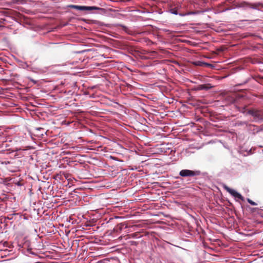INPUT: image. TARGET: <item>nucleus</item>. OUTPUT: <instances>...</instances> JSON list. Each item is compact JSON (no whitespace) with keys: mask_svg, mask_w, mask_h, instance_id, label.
<instances>
[{"mask_svg":"<svg viewBox=\"0 0 263 263\" xmlns=\"http://www.w3.org/2000/svg\"><path fill=\"white\" fill-rule=\"evenodd\" d=\"M69 8L76 9L79 10L81 11H86V10H103V9L98 7L96 6H78V5H70L68 6Z\"/></svg>","mask_w":263,"mask_h":263,"instance_id":"f257e3e1","label":"nucleus"},{"mask_svg":"<svg viewBox=\"0 0 263 263\" xmlns=\"http://www.w3.org/2000/svg\"><path fill=\"white\" fill-rule=\"evenodd\" d=\"M200 172L199 171H194L189 170H182L179 172V175L181 177H193L199 175Z\"/></svg>","mask_w":263,"mask_h":263,"instance_id":"f03ea898","label":"nucleus"},{"mask_svg":"<svg viewBox=\"0 0 263 263\" xmlns=\"http://www.w3.org/2000/svg\"><path fill=\"white\" fill-rule=\"evenodd\" d=\"M248 114L252 115L254 118L257 119H260L262 118L263 112L261 110L255 109H249L248 111Z\"/></svg>","mask_w":263,"mask_h":263,"instance_id":"7ed1b4c3","label":"nucleus"},{"mask_svg":"<svg viewBox=\"0 0 263 263\" xmlns=\"http://www.w3.org/2000/svg\"><path fill=\"white\" fill-rule=\"evenodd\" d=\"M224 189L229 193H230L234 197L237 198L242 201H244V197L240 194H239L234 190H233L227 186H224Z\"/></svg>","mask_w":263,"mask_h":263,"instance_id":"20e7f679","label":"nucleus"},{"mask_svg":"<svg viewBox=\"0 0 263 263\" xmlns=\"http://www.w3.org/2000/svg\"><path fill=\"white\" fill-rule=\"evenodd\" d=\"M213 86L211 85V84L208 83L205 84H202V85H199L196 87L194 88V89L196 91H200L202 90H209L212 88H213Z\"/></svg>","mask_w":263,"mask_h":263,"instance_id":"39448f33","label":"nucleus"},{"mask_svg":"<svg viewBox=\"0 0 263 263\" xmlns=\"http://www.w3.org/2000/svg\"><path fill=\"white\" fill-rule=\"evenodd\" d=\"M194 64L196 66H206L208 67H213L212 65L211 64H209L205 62H202L201 61H196L194 62Z\"/></svg>","mask_w":263,"mask_h":263,"instance_id":"423d86ee","label":"nucleus"},{"mask_svg":"<svg viewBox=\"0 0 263 263\" xmlns=\"http://www.w3.org/2000/svg\"><path fill=\"white\" fill-rule=\"evenodd\" d=\"M197 13H198V12L190 11V12H188L187 13H185V14L180 13L179 15L180 16H184V15H186L195 14H197Z\"/></svg>","mask_w":263,"mask_h":263,"instance_id":"0eeeda50","label":"nucleus"},{"mask_svg":"<svg viewBox=\"0 0 263 263\" xmlns=\"http://www.w3.org/2000/svg\"><path fill=\"white\" fill-rule=\"evenodd\" d=\"M170 12L174 14H178L177 10L175 8L170 9Z\"/></svg>","mask_w":263,"mask_h":263,"instance_id":"6e6552de","label":"nucleus"},{"mask_svg":"<svg viewBox=\"0 0 263 263\" xmlns=\"http://www.w3.org/2000/svg\"><path fill=\"white\" fill-rule=\"evenodd\" d=\"M237 109L240 112L244 113L246 110V106H244L243 107H238Z\"/></svg>","mask_w":263,"mask_h":263,"instance_id":"1a4fd4ad","label":"nucleus"},{"mask_svg":"<svg viewBox=\"0 0 263 263\" xmlns=\"http://www.w3.org/2000/svg\"><path fill=\"white\" fill-rule=\"evenodd\" d=\"M247 201H248V202L250 204H251V205H257V203H255V202L253 201L252 200H251V199H249V198H248V199H247Z\"/></svg>","mask_w":263,"mask_h":263,"instance_id":"9d476101","label":"nucleus"},{"mask_svg":"<svg viewBox=\"0 0 263 263\" xmlns=\"http://www.w3.org/2000/svg\"><path fill=\"white\" fill-rule=\"evenodd\" d=\"M181 7V5L180 4H178L175 8L178 10L180 9Z\"/></svg>","mask_w":263,"mask_h":263,"instance_id":"9b49d317","label":"nucleus"},{"mask_svg":"<svg viewBox=\"0 0 263 263\" xmlns=\"http://www.w3.org/2000/svg\"><path fill=\"white\" fill-rule=\"evenodd\" d=\"M144 40H145V42H148V43H149V42L152 43V42L151 40H149V39H145Z\"/></svg>","mask_w":263,"mask_h":263,"instance_id":"f8f14e48","label":"nucleus"},{"mask_svg":"<svg viewBox=\"0 0 263 263\" xmlns=\"http://www.w3.org/2000/svg\"><path fill=\"white\" fill-rule=\"evenodd\" d=\"M175 63H176L177 64H178V62H175Z\"/></svg>","mask_w":263,"mask_h":263,"instance_id":"ddd939ff","label":"nucleus"}]
</instances>
